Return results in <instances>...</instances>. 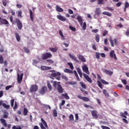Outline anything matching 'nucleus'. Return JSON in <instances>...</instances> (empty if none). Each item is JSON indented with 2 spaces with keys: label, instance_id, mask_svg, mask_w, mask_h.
<instances>
[{
  "label": "nucleus",
  "instance_id": "1",
  "mask_svg": "<svg viewBox=\"0 0 129 129\" xmlns=\"http://www.w3.org/2000/svg\"><path fill=\"white\" fill-rule=\"evenodd\" d=\"M41 122L42 123H39V124L41 129H46L48 128V124H47V122L43 118H41Z\"/></svg>",
  "mask_w": 129,
  "mask_h": 129
},
{
  "label": "nucleus",
  "instance_id": "2",
  "mask_svg": "<svg viewBox=\"0 0 129 129\" xmlns=\"http://www.w3.org/2000/svg\"><path fill=\"white\" fill-rule=\"evenodd\" d=\"M52 57H53V55H52V54L51 53L46 52L42 54L41 59L42 60H47L48 58H52Z\"/></svg>",
  "mask_w": 129,
  "mask_h": 129
},
{
  "label": "nucleus",
  "instance_id": "3",
  "mask_svg": "<svg viewBox=\"0 0 129 129\" xmlns=\"http://www.w3.org/2000/svg\"><path fill=\"white\" fill-rule=\"evenodd\" d=\"M0 121H1L2 123L3 124V125H4L5 127H7L8 129H10L11 128V127H12V124H8V123H7V122L6 121V120L5 119L1 118L0 119Z\"/></svg>",
  "mask_w": 129,
  "mask_h": 129
},
{
  "label": "nucleus",
  "instance_id": "4",
  "mask_svg": "<svg viewBox=\"0 0 129 129\" xmlns=\"http://www.w3.org/2000/svg\"><path fill=\"white\" fill-rule=\"evenodd\" d=\"M109 42L111 47H114V45H117V39L116 38L112 39V38L110 37L109 38Z\"/></svg>",
  "mask_w": 129,
  "mask_h": 129
},
{
  "label": "nucleus",
  "instance_id": "5",
  "mask_svg": "<svg viewBox=\"0 0 129 129\" xmlns=\"http://www.w3.org/2000/svg\"><path fill=\"white\" fill-rule=\"evenodd\" d=\"M39 89V87L37 85H32L30 88V92H36Z\"/></svg>",
  "mask_w": 129,
  "mask_h": 129
},
{
  "label": "nucleus",
  "instance_id": "6",
  "mask_svg": "<svg viewBox=\"0 0 129 129\" xmlns=\"http://www.w3.org/2000/svg\"><path fill=\"white\" fill-rule=\"evenodd\" d=\"M0 23L3 24V25H5L6 27H9L10 26V23L9 21L7 20L6 19L2 18L0 17Z\"/></svg>",
  "mask_w": 129,
  "mask_h": 129
},
{
  "label": "nucleus",
  "instance_id": "7",
  "mask_svg": "<svg viewBox=\"0 0 129 129\" xmlns=\"http://www.w3.org/2000/svg\"><path fill=\"white\" fill-rule=\"evenodd\" d=\"M16 21L19 30H22V28H23V24L22 23V22H21V20L18 18L16 19Z\"/></svg>",
  "mask_w": 129,
  "mask_h": 129
},
{
  "label": "nucleus",
  "instance_id": "8",
  "mask_svg": "<svg viewBox=\"0 0 129 129\" xmlns=\"http://www.w3.org/2000/svg\"><path fill=\"white\" fill-rule=\"evenodd\" d=\"M110 57L114 58L115 61L117 60V57H116V54H115L114 50H111L110 52Z\"/></svg>",
  "mask_w": 129,
  "mask_h": 129
},
{
  "label": "nucleus",
  "instance_id": "9",
  "mask_svg": "<svg viewBox=\"0 0 129 129\" xmlns=\"http://www.w3.org/2000/svg\"><path fill=\"white\" fill-rule=\"evenodd\" d=\"M83 75L85 79H86V80H87L88 82H89V83H92V80L91 79V78H90L89 76L87 75L85 73H83Z\"/></svg>",
  "mask_w": 129,
  "mask_h": 129
},
{
  "label": "nucleus",
  "instance_id": "10",
  "mask_svg": "<svg viewBox=\"0 0 129 129\" xmlns=\"http://www.w3.org/2000/svg\"><path fill=\"white\" fill-rule=\"evenodd\" d=\"M57 91L59 93H63L64 89L62 88V86L60 85V82L57 83Z\"/></svg>",
  "mask_w": 129,
  "mask_h": 129
},
{
  "label": "nucleus",
  "instance_id": "11",
  "mask_svg": "<svg viewBox=\"0 0 129 129\" xmlns=\"http://www.w3.org/2000/svg\"><path fill=\"white\" fill-rule=\"evenodd\" d=\"M47 90H48L47 87L46 86L42 87V88L39 91V93L42 95H44V94L46 93Z\"/></svg>",
  "mask_w": 129,
  "mask_h": 129
},
{
  "label": "nucleus",
  "instance_id": "12",
  "mask_svg": "<svg viewBox=\"0 0 129 129\" xmlns=\"http://www.w3.org/2000/svg\"><path fill=\"white\" fill-rule=\"evenodd\" d=\"M77 97L80 99H82V100H83L84 101H86V102H87L89 101V100H90V99H89V98L87 97H82L79 95L77 96Z\"/></svg>",
  "mask_w": 129,
  "mask_h": 129
},
{
  "label": "nucleus",
  "instance_id": "13",
  "mask_svg": "<svg viewBox=\"0 0 129 129\" xmlns=\"http://www.w3.org/2000/svg\"><path fill=\"white\" fill-rule=\"evenodd\" d=\"M82 70L83 72H85V73H86V74H88L89 75V71L88 70V67H87L86 64L83 66Z\"/></svg>",
  "mask_w": 129,
  "mask_h": 129
},
{
  "label": "nucleus",
  "instance_id": "14",
  "mask_svg": "<svg viewBox=\"0 0 129 129\" xmlns=\"http://www.w3.org/2000/svg\"><path fill=\"white\" fill-rule=\"evenodd\" d=\"M77 57L78 59H79V60H80V61H81L82 62H86V59L85 58V57H84L83 55L78 54Z\"/></svg>",
  "mask_w": 129,
  "mask_h": 129
},
{
  "label": "nucleus",
  "instance_id": "15",
  "mask_svg": "<svg viewBox=\"0 0 129 129\" xmlns=\"http://www.w3.org/2000/svg\"><path fill=\"white\" fill-rule=\"evenodd\" d=\"M91 114L95 119H97L98 118V115L97 114V111H96V110L91 111Z\"/></svg>",
  "mask_w": 129,
  "mask_h": 129
},
{
  "label": "nucleus",
  "instance_id": "16",
  "mask_svg": "<svg viewBox=\"0 0 129 129\" xmlns=\"http://www.w3.org/2000/svg\"><path fill=\"white\" fill-rule=\"evenodd\" d=\"M17 76V81L20 84V83H21V82H22V80H23V76H24V74H21L20 76V74H18Z\"/></svg>",
  "mask_w": 129,
  "mask_h": 129
},
{
  "label": "nucleus",
  "instance_id": "17",
  "mask_svg": "<svg viewBox=\"0 0 129 129\" xmlns=\"http://www.w3.org/2000/svg\"><path fill=\"white\" fill-rule=\"evenodd\" d=\"M95 14L96 16L99 17V16H100V14H101V11L100 10V8H96L95 11Z\"/></svg>",
  "mask_w": 129,
  "mask_h": 129
},
{
  "label": "nucleus",
  "instance_id": "18",
  "mask_svg": "<svg viewBox=\"0 0 129 129\" xmlns=\"http://www.w3.org/2000/svg\"><path fill=\"white\" fill-rule=\"evenodd\" d=\"M56 18L58 19V20H59V21H61L62 22H66L67 19L64 16L57 15Z\"/></svg>",
  "mask_w": 129,
  "mask_h": 129
},
{
  "label": "nucleus",
  "instance_id": "19",
  "mask_svg": "<svg viewBox=\"0 0 129 129\" xmlns=\"http://www.w3.org/2000/svg\"><path fill=\"white\" fill-rule=\"evenodd\" d=\"M40 69L41 70H43V71H45V70H51V69H52V68L51 67L42 66L41 67Z\"/></svg>",
  "mask_w": 129,
  "mask_h": 129
},
{
  "label": "nucleus",
  "instance_id": "20",
  "mask_svg": "<svg viewBox=\"0 0 129 129\" xmlns=\"http://www.w3.org/2000/svg\"><path fill=\"white\" fill-rule=\"evenodd\" d=\"M29 13H30V20L31 21H32V22H34V13H33L32 10L29 9Z\"/></svg>",
  "mask_w": 129,
  "mask_h": 129
},
{
  "label": "nucleus",
  "instance_id": "21",
  "mask_svg": "<svg viewBox=\"0 0 129 129\" xmlns=\"http://www.w3.org/2000/svg\"><path fill=\"white\" fill-rule=\"evenodd\" d=\"M77 20H78L81 26H82V25H83V21H82V18H81V16H78L77 17Z\"/></svg>",
  "mask_w": 129,
  "mask_h": 129
},
{
  "label": "nucleus",
  "instance_id": "22",
  "mask_svg": "<svg viewBox=\"0 0 129 129\" xmlns=\"http://www.w3.org/2000/svg\"><path fill=\"white\" fill-rule=\"evenodd\" d=\"M69 56L71 59H72L74 61H76V62H78L77 60V57H75V56L72 55L71 53H69Z\"/></svg>",
  "mask_w": 129,
  "mask_h": 129
},
{
  "label": "nucleus",
  "instance_id": "23",
  "mask_svg": "<svg viewBox=\"0 0 129 129\" xmlns=\"http://www.w3.org/2000/svg\"><path fill=\"white\" fill-rule=\"evenodd\" d=\"M104 72L105 73V74H107V75H109V76H111V75L113 74V72L108 71L106 69L104 70Z\"/></svg>",
  "mask_w": 129,
  "mask_h": 129
},
{
  "label": "nucleus",
  "instance_id": "24",
  "mask_svg": "<svg viewBox=\"0 0 129 129\" xmlns=\"http://www.w3.org/2000/svg\"><path fill=\"white\" fill-rule=\"evenodd\" d=\"M61 74L59 72L52 73L51 76L52 77H57V76H60Z\"/></svg>",
  "mask_w": 129,
  "mask_h": 129
},
{
  "label": "nucleus",
  "instance_id": "25",
  "mask_svg": "<svg viewBox=\"0 0 129 129\" xmlns=\"http://www.w3.org/2000/svg\"><path fill=\"white\" fill-rule=\"evenodd\" d=\"M55 9L57 12H59V13H62V12H63V9L60 8V7H59L58 5L56 6Z\"/></svg>",
  "mask_w": 129,
  "mask_h": 129
},
{
  "label": "nucleus",
  "instance_id": "26",
  "mask_svg": "<svg viewBox=\"0 0 129 129\" xmlns=\"http://www.w3.org/2000/svg\"><path fill=\"white\" fill-rule=\"evenodd\" d=\"M77 71L80 76V77L81 78H82V71H81V69H80V68H78L77 69Z\"/></svg>",
  "mask_w": 129,
  "mask_h": 129
},
{
  "label": "nucleus",
  "instance_id": "27",
  "mask_svg": "<svg viewBox=\"0 0 129 129\" xmlns=\"http://www.w3.org/2000/svg\"><path fill=\"white\" fill-rule=\"evenodd\" d=\"M15 36H16L17 41L18 42H20V41H21V36H20V35H19V33H15Z\"/></svg>",
  "mask_w": 129,
  "mask_h": 129
},
{
  "label": "nucleus",
  "instance_id": "28",
  "mask_svg": "<svg viewBox=\"0 0 129 129\" xmlns=\"http://www.w3.org/2000/svg\"><path fill=\"white\" fill-rule=\"evenodd\" d=\"M126 115H127V112L125 111L124 113H120V116L124 117V118H127Z\"/></svg>",
  "mask_w": 129,
  "mask_h": 129
},
{
  "label": "nucleus",
  "instance_id": "29",
  "mask_svg": "<svg viewBox=\"0 0 129 129\" xmlns=\"http://www.w3.org/2000/svg\"><path fill=\"white\" fill-rule=\"evenodd\" d=\"M64 72L65 73H70L71 74H73V71H72L71 70H70L68 69H65L64 70Z\"/></svg>",
  "mask_w": 129,
  "mask_h": 129
},
{
  "label": "nucleus",
  "instance_id": "30",
  "mask_svg": "<svg viewBox=\"0 0 129 129\" xmlns=\"http://www.w3.org/2000/svg\"><path fill=\"white\" fill-rule=\"evenodd\" d=\"M102 14V15H104V16H107L108 17H111V16H112L111 13L108 12H104Z\"/></svg>",
  "mask_w": 129,
  "mask_h": 129
},
{
  "label": "nucleus",
  "instance_id": "31",
  "mask_svg": "<svg viewBox=\"0 0 129 129\" xmlns=\"http://www.w3.org/2000/svg\"><path fill=\"white\" fill-rule=\"evenodd\" d=\"M103 93L104 95L106 96V97H108V96H109V94L108 93V92H107V91H106V90L105 89L103 90Z\"/></svg>",
  "mask_w": 129,
  "mask_h": 129
},
{
  "label": "nucleus",
  "instance_id": "32",
  "mask_svg": "<svg viewBox=\"0 0 129 129\" xmlns=\"http://www.w3.org/2000/svg\"><path fill=\"white\" fill-rule=\"evenodd\" d=\"M50 51H51V52H53V53H56L57 52L58 48L57 47H51L49 48Z\"/></svg>",
  "mask_w": 129,
  "mask_h": 129
},
{
  "label": "nucleus",
  "instance_id": "33",
  "mask_svg": "<svg viewBox=\"0 0 129 129\" xmlns=\"http://www.w3.org/2000/svg\"><path fill=\"white\" fill-rule=\"evenodd\" d=\"M28 112H29V111H28V109L27 108H24L23 112L24 115H25V116L28 115Z\"/></svg>",
  "mask_w": 129,
  "mask_h": 129
},
{
  "label": "nucleus",
  "instance_id": "34",
  "mask_svg": "<svg viewBox=\"0 0 129 129\" xmlns=\"http://www.w3.org/2000/svg\"><path fill=\"white\" fill-rule=\"evenodd\" d=\"M9 3V0H2V4L4 7H7V4Z\"/></svg>",
  "mask_w": 129,
  "mask_h": 129
},
{
  "label": "nucleus",
  "instance_id": "35",
  "mask_svg": "<svg viewBox=\"0 0 129 129\" xmlns=\"http://www.w3.org/2000/svg\"><path fill=\"white\" fill-rule=\"evenodd\" d=\"M59 34L61 38V40H65V37H64V35H63V32H62V30H59Z\"/></svg>",
  "mask_w": 129,
  "mask_h": 129
},
{
  "label": "nucleus",
  "instance_id": "36",
  "mask_svg": "<svg viewBox=\"0 0 129 129\" xmlns=\"http://www.w3.org/2000/svg\"><path fill=\"white\" fill-rule=\"evenodd\" d=\"M74 73L77 78V80L78 81H80V79L79 78V77L78 76V74H77V72L76 71H74Z\"/></svg>",
  "mask_w": 129,
  "mask_h": 129
},
{
  "label": "nucleus",
  "instance_id": "37",
  "mask_svg": "<svg viewBox=\"0 0 129 129\" xmlns=\"http://www.w3.org/2000/svg\"><path fill=\"white\" fill-rule=\"evenodd\" d=\"M61 96H64V98H66V99H67V100L70 99V97H69V96H68V94L67 93L62 94L61 95Z\"/></svg>",
  "mask_w": 129,
  "mask_h": 129
},
{
  "label": "nucleus",
  "instance_id": "38",
  "mask_svg": "<svg viewBox=\"0 0 129 129\" xmlns=\"http://www.w3.org/2000/svg\"><path fill=\"white\" fill-rule=\"evenodd\" d=\"M84 106L85 107H86V108H91V109H93V107H92V106H90L89 105H87L86 104H85L84 105Z\"/></svg>",
  "mask_w": 129,
  "mask_h": 129
},
{
  "label": "nucleus",
  "instance_id": "39",
  "mask_svg": "<svg viewBox=\"0 0 129 129\" xmlns=\"http://www.w3.org/2000/svg\"><path fill=\"white\" fill-rule=\"evenodd\" d=\"M100 37H99V35L98 34H96L95 35V40L97 42V43H98L99 42V40H100Z\"/></svg>",
  "mask_w": 129,
  "mask_h": 129
},
{
  "label": "nucleus",
  "instance_id": "40",
  "mask_svg": "<svg viewBox=\"0 0 129 129\" xmlns=\"http://www.w3.org/2000/svg\"><path fill=\"white\" fill-rule=\"evenodd\" d=\"M53 115L54 117H57V110L56 109H54L53 110Z\"/></svg>",
  "mask_w": 129,
  "mask_h": 129
},
{
  "label": "nucleus",
  "instance_id": "41",
  "mask_svg": "<svg viewBox=\"0 0 129 129\" xmlns=\"http://www.w3.org/2000/svg\"><path fill=\"white\" fill-rule=\"evenodd\" d=\"M47 87L49 91H51V90H52V86H51V84H50L49 82H47Z\"/></svg>",
  "mask_w": 129,
  "mask_h": 129
},
{
  "label": "nucleus",
  "instance_id": "42",
  "mask_svg": "<svg viewBox=\"0 0 129 129\" xmlns=\"http://www.w3.org/2000/svg\"><path fill=\"white\" fill-rule=\"evenodd\" d=\"M3 106L5 108H7V109H9V108H10V105H6V104L5 103L3 104Z\"/></svg>",
  "mask_w": 129,
  "mask_h": 129
},
{
  "label": "nucleus",
  "instance_id": "43",
  "mask_svg": "<svg viewBox=\"0 0 129 129\" xmlns=\"http://www.w3.org/2000/svg\"><path fill=\"white\" fill-rule=\"evenodd\" d=\"M68 65H69V66H70V67L72 70H73V69H74V67H73V64L72 63L69 62V63H68Z\"/></svg>",
  "mask_w": 129,
  "mask_h": 129
},
{
  "label": "nucleus",
  "instance_id": "44",
  "mask_svg": "<svg viewBox=\"0 0 129 129\" xmlns=\"http://www.w3.org/2000/svg\"><path fill=\"white\" fill-rule=\"evenodd\" d=\"M22 11H18V18H23V16H22Z\"/></svg>",
  "mask_w": 129,
  "mask_h": 129
},
{
  "label": "nucleus",
  "instance_id": "45",
  "mask_svg": "<svg viewBox=\"0 0 129 129\" xmlns=\"http://www.w3.org/2000/svg\"><path fill=\"white\" fill-rule=\"evenodd\" d=\"M23 49L24 50L25 53H30V49H29V48H28L27 47H24Z\"/></svg>",
  "mask_w": 129,
  "mask_h": 129
},
{
  "label": "nucleus",
  "instance_id": "46",
  "mask_svg": "<svg viewBox=\"0 0 129 129\" xmlns=\"http://www.w3.org/2000/svg\"><path fill=\"white\" fill-rule=\"evenodd\" d=\"M0 64H4V57L0 54Z\"/></svg>",
  "mask_w": 129,
  "mask_h": 129
},
{
  "label": "nucleus",
  "instance_id": "47",
  "mask_svg": "<svg viewBox=\"0 0 129 129\" xmlns=\"http://www.w3.org/2000/svg\"><path fill=\"white\" fill-rule=\"evenodd\" d=\"M101 83H102L103 84H105V85L109 84V83L105 81L104 80H101Z\"/></svg>",
  "mask_w": 129,
  "mask_h": 129
},
{
  "label": "nucleus",
  "instance_id": "48",
  "mask_svg": "<svg viewBox=\"0 0 129 129\" xmlns=\"http://www.w3.org/2000/svg\"><path fill=\"white\" fill-rule=\"evenodd\" d=\"M103 4H104V3H103V0H97V5H103Z\"/></svg>",
  "mask_w": 129,
  "mask_h": 129
},
{
  "label": "nucleus",
  "instance_id": "49",
  "mask_svg": "<svg viewBox=\"0 0 129 129\" xmlns=\"http://www.w3.org/2000/svg\"><path fill=\"white\" fill-rule=\"evenodd\" d=\"M80 85L81 86L84 88V89H86V85H85V84H84L83 83H82V82H81L80 83Z\"/></svg>",
  "mask_w": 129,
  "mask_h": 129
},
{
  "label": "nucleus",
  "instance_id": "50",
  "mask_svg": "<svg viewBox=\"0 0 129 129\" xmlns=\"http://www.w3.org/2000/svg\"><path fill=\"white\" fill-rule=\"evenodd\" d=\"M69 28L70 29V30H71V31H72L73 32H75L76 31V28H75V27H73V26H72L71 25H70L69 26Z\"/></svg>",
  "mask_w": 129,
  "mask_h": 129
},
{
  "label": "nucleus",
  "instance_id": "51",
  "mask_svg": "<svg viewBox=\"0 0 129 129\" xmlns=\"http://www.w3.org/2000/svg\"><path fill=\"white\" fill-rule=\"evenodd\" d=\"M97 84H98V86L100 87V88L101 89H102V88H103L102 87V85H101V83L100 82V81H97Z\"/></svg>",
  "mask_w": 129,
  "mask_h": 129
},
{
  "label": "nucleus",
  "instance_id": "52",
  "mask_svg": "<svg viewBox=\"0 0 129 129\" xmlns=\"http://www.w3.org/2000/svg\"><path fill=\"white\" fill-rule=\"evenodd\" d=\"M18 109V104H17V101L15 102V105L13 108L14 110L16 111V109Z\"/></svg>",
  "mask_w": 129,
  "mask_h": 129
},
{
  "label": "nucleus",
  "instance_id": "53",
  "mask_svg": "<svg viewBox=\"0 0 129 129\" xmlns=\"http://www.w3.org/2000/svg\"><path fill=\"white\" fill-rule=\"evenodd\" d=\"M82 29L83 31H85V30H86V23L84 22Z\"/></svg>",
  "mask_w": 129,
  "mask_h": 129
},
{
  "label": "nucleus",
  "instance_id": "54",
  "mask_svg": "<svg viewBox=\"0 0 129 129\" xmlns=\"http://www.w3.org/2000/svg\"><path fill=\"white\" fill-rule=\"evenodd\" d=\"M95 56L97 59H99L100 58V54L98 52H96Z\"/></svg>",
  "mask_w": 129,
  "mask_h": 129
},
{
  "label": "nucleus",
  "instance_id": "55",
  "mask_svg": "<svg viewBox=\"0 0 129 129\" xmlns=\"http://www.w3.org/2000/svg\"><path fill=\"white\" fill-rule=\"evenodd\" d=\"M11 106H12V107H14V103L15 102V99H12L11 100Z\"/></svg>",
  "mask_w": 129,
  "mask_h": 129
},
{
  "label": "nucleus",
  "instance_id": "56",
  "mask_svg": "<svg viewBox=\"0 0 129 129\" xmlns=\"http://www.w3.org/2000/svg\"><path fill=\"white\" fill-rule=\"evenodd\" d=\"M12 87H13L12 85L7 86L6 87L5 89H6V90H9L11 89V88H12Z\"/></svg>",
  "mask_w": 129,
  "mask_h": 129
},
{
  "label": "nucleus",
  "instance_id": "57",
  "mask_svg": "<svg viewBox=\"0 0 129 129\" xmlns=\"http://www.w3.org/2000/svg\"><path fill=\"white\" fill-rule=\"evenodd\" d=\"M46 62L50 63V64H54V60H52V59H47Z\"/></svg>",
  "mask_w": 129,
  "mask_h": 129
},
{
  "label": "nucleus",
  "instance_id": "58",
  "mask_svg": "<svg viewBox=\"0 0 129 129\" xmlns=\"http://www.w3.org/2000/svg\"><path fill=\"white\" fill-rule=\"evenodd\" d=\"M57 81H54L53 82V86L54 88H57Z\"/></svg>",
  "mask_w": 129,
  "mask_h": 129
},
{
  "label": "nucleus",
  "instance_id": "59",
  "mask_svg": "<svg viewBox=\"0 0 129 129\" xmlns=\"http://www.w3.org/2000/svg\"><path fill=\"white\" fill-rule=\"evenodd\" d=\"M44 106L46 109H51V107L49 105H44Z\"/></svg>",
  "mask_w": 129,
  "mask_h": 129
},
{
  "label": "nucleus",
  "instance_id": "60",
  "mask_svg": "<svg viewBox=\"0 0 129 129\" xmlns=\"http://www.w3.org/2000/svg\"><path fill=\"white\" fill-rule=\"evenodd\" d=\"M69 118L71 120H74V116H73V114H71Z\"/></svg>",
  "mask_w": 129,
  "mask_h": 129
},
{
  "label": "nucleus",
  "instance_id": "61",
  "mask_svg": "<svg viewBox=\"0 0 129 129\" xmlns=\"http://www.w3.org/2000/svg\"><path fill=\"white\" fill-rule=\"evenodd\" d=\"M129 7V3L127 2H125L124 8H127Z\"/></svg>",
  "mask_w": 129,
  "mask_h": 129
},
{
  "label": "nucleus",
  "instance_id": "62",
  "mask_svg": "<svg viewBox=\"0 0 129 129\" xmlns=\"http://www.w3.org/2000/svg\"><path fill=\"white\" fill-rule=\"evenodd\" d=\"M65 104V100H62L61 102L59 104V106H63Z\"/></svg>",
  "mask_w": 129,
  "mask_h": 129
},
{
  "label": "nucleus",
  "instance_id": "63",
  "mask_svg": "<svg viewBox=\"0 0 129 129\" xmlns=\"http://www.w3.org/2000/svg\"><path fill=\"white\" fill-rule=\"evenodd\" d=\"M125 35L127 37H129V29L126 30Z\"/></svg>",
  "mask_w": 129,
  "mask_h": 129
},
{
  "label": "nucleus",
  "instance_id": "64",
  "mask_svg": "<svg viewBox=\"0 0 129 129\" xmlns=\"http://www.w3.org/2000/svg\"><path fill=\"white\" fill-rule=\"evenodd\" d=\"M12 129H22V127H21V126H19L18 127H17V126L14 125L13 126Z\"/></svg>",
  "mask_w": 129,
  "mask_h": 129
}]
</instances>
